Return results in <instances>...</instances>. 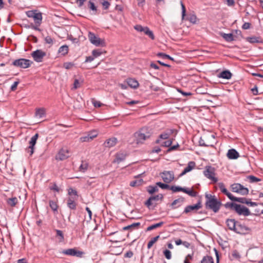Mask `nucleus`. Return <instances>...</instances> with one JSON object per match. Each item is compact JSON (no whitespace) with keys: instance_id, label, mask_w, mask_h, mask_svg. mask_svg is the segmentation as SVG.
I'll return each mask as SVG.
<instances>
[{"instance_id":"dca6fc26","label":"nucleus","mask_w":263,"mask_h":263,"mask_svg":"<svg viewBox=\"0 0 263 263\" xmlns=\"http://www.w3.org/2000/svg\"><path fill=\"white\" fill-rule=\"evenodd\" d=\"M174 130L172 129H167L165 132L160 134L159 138L156 141V143H160V139H167L169 137L172 135Z\"/></svg>"},{"instance_id":"49530a36","label":"nucleus","mask_w":263,"mask_h":263,"mask_svg":"<svg viewBox=\"0 0 263 263\" xmlns=\"http://www.w3.org/2000/svg\"><path fill=\"white\" fill-rule=\"evenodd\" d=\"M218 186L221 191L222 193L225 194L228 191L227 190V189L225 187V185L222 182H219L218 184Z\"/></svg>"},{"instance_id":"de8ad7c7","label":"nucleus","mask_w":263,"mask_h":263,"mask_svg":"<svg viewBox=\"0 0 263 263\" xmlns=\"http://www.w3.org/2000/svg\"><path fill=\"white\" fill-rule=\"evenodd\" d=\"M157 55L159 57H162L163 59H168L171 60H173V58L170 57L169 55H167L165 53L162 52H159L157 53Z\"/></svg>"},{"instance_id":"b1692460","label":"nucleus","mask_w":263,"mask_h":263,"mask_svg":"<svg viewBox=\"0 0 263 263\" xmlns=\"http://www.w3.org/2000/svg\"><path fill=\"white\" fill-rule=\"evenodd\" d=\"M97 135L96 134H93L90 133L88 134L87 136H83L80 138V140L82 142H89L93 139L94 138L96 137Z\"/></svg>"},{"instance_id":"aec40b11","label":"nucleus","mask_w":263,"mask_h":263,"mask_svg":"<svg viewBox=\"0 0 263 263\" xmlns=\"http://www.w3.org/2000/svg\"><path fill=\"white\" fill-rule=\"evenodd\" d=\"M77 198L70 197L67 199V206L71 210H76L77 206V203L74 201L77 200Z\"/></svg>"},{"instance_id":"f257e3e1","label":"nucleus","mask_w":263,"mask_h":263,"mask_svg":"<svg viewBox=\"0 0 263 263\" xmlns=\"http://www.w3.org/2000/svg\"><path fill=\"white\" fill-rule=\"evenodd\" d=\"M205 198L206 208L212 210L214 213L218 212L222 204L221 201L218 200L215 196L209 194H205Z\"/></svg>"},{"instance_id":"603ef678","label":"nucleus","mask_w":263,"mask_h":263,"mask_svg":"<svg viewBox=\"0 0 263 263\" xmlns=\"http://www.w3.org/2000/svg\"><path fill=\"white\" fill-rule=\"evenodd\" d=\"M101 54H102V52L100 51V50H98V49H95V50H92V54L93 57H94V58L99 57L100 55H101Z\"/></svg>"},{"instance_id":"4d7b16f0","label":"nucleus","mask_w":263,"mask_h":263,"mask_svg":"<svg viewBox=\"0 0 263 263\" xmlns=\"http://www.w3.org/2000/svg\"><path fill=\"white\" fill-rule=\"evenodd\" d=\"M134 28L135 30L139 32H144L145 31V27H142L140 25H137L134 26Z\"/></svg>"},{"instance_id":"8fccbe9b","label":"nucleus","mask_w":263,"mask_h":263,"mask_svg":"<svg viewBox=\"0 0 263 263\" xmlns=\"http://www.w3.org/2000/svg\"><path fill=\"white\" fill-rule=\"evenodd\" d=\"M199 145L200 146H204V147H213V145L212 144H208V143H205V141H204L203 139H202V138H200L199 141Z\"/></svg>"},{"instance_id":"f8f14e48","label":"nucleus","mask_w":263,"mask_h":263,"mask_svg":"<svg viewBox=\"0 0 263 263\" xmlns=\"http://www.w3.org/2000/svg\"><path fill=\"white\" fill-rule=\"evenodd\" d=\"M39 137V134H36L31 138L29 142V146L26 149V151L31 156L34 153V147L36 144V140Z\"/></svg>"},{"instance_id":"2eb2a0df","label":"nucleus","mask_w":263,"mask_h":263,"mask_svg":"<svg viewBox=\"0 0 263 263\" xmlns=\"http://www.w3.org/2000/svg\"><path fill=\"white\" fill-rule=\"evenodd\" d=\"M202 208L201 202L198 200V202L195 205H191L186 206L183 211L184 213H188L192 211L198 210Z\"/></svg>"},{"instance_id":"cd10ccee","label":"nucleus","mask_w":263,"mask_h":263,"mask_svg":"<svg viewBox=\"0 0 263 263\" xmlns=\"http://www.w3.org/2000/svg\"><path fill=\"white\" fill-rule=\"evenodd\" d=\"M232 74L229 70H224L219 73L218 77L225 79H230L231 78Z\"/></svg>"},{"instance_id":"2f4dec72","label":"nucleus","mask_w":263,"mask_h":263,"mask_svg":"<svg viewBox=\"0 0 263 263\" xmlns=\"http://www.w3.org/2000/svg\"><path fill=\"white\" fill-rule=\"evenodd\" d=\"M17 201L18 200L16 197L8 198L7 200V203H8V204L12 207L15 206L16 205V203H17Z\"/></svg>"},{"instance_id":"0eeeda50","label":"nucleus","mask_w":263,"mask_h":263,"mask_svg":"<svg viewBox=\"0 0 263 263\" xmlns=\"http://www.w3.org/2000/svg\"><path fill=\"white\" fill-rule=\"evenodd\" d=\"M88 39L91 44L96 46H103L104 42L99 37L96 35L95 33L89 32L88 33Z\"/></svg>"},{"instance_id":"c85d7f7f","label":"nucleus","mask_w":263,"mask_h":263,"mask_svg":"<svg viewBox=\"0 0 263 263\" xmlns=\"http://www.w3.org/2000/svg\"><path fill=\"white\" fill-rule=\"evenodd\" d=\"M246 41L250 43H262V40L259 37L252 36L246 38Z\"/></svg>"},{"instance_id":"39448f33","label":"nucleus","mask_w":263,"mask_h":263,"mask_svg":"<svg viewBox=\"0 0 263 263\" xmlns=\"http://www.w3.org/2000/svg\"><path fill=\"white\" fill-rule=\"evenodd\" d=\"M151 133L146 132L144 129H142L135 133L137 143H143V142L151 137Z\"/></svg>"},{"instance_id":"4c0bfd02","label":"nucleus","mask_w":263,"mask_h":263,"mask_svg":"<svg viewBox=\"0 0 263 263\" xmlns=\"http://www.w3.org/2000/svg\"><path fill=\"white\" fill-rule=\"evenodd\" d=\"M143 181V180L141 179L136 180H133L130 182V185L132 187L138 186L141 185Z\"/></svg>"},{"instance_id":"13d9d810","label":"nucleus","mask_w":263,"mask_h":263,"mask_svg":"<svg viewBox=\"0 0 263 263\" xmlns=\"http://www.w3.org/2000/svg\"><path fill=\"white\" fill-rule=\"evenodd\" d=\"M57 236L60 237V240L62 241L64 239V235L63 232L61 230H56Z\"/></svg>"},{"instance_id":"69168bd1","label":"nucleus","mask_w":263,"mask_h":263,"mask_svg":"<svg viewBox=\"0 0 263 263\" xmlns=\"http://www.w3.org/2000/svg\"><path fill=\"white\" fill-rule=\"evenodd\" d=\"M248 178L250 179L251 182H258L260 180V179H259L254 176H249L248 177Z\"/></svg>"},{"instance_id":"7ed1b4c3","label":"nucleus","mask_w":263,"mask_h":263,"mask_svg":"<svg viewBox=\"0 0 263 263\" xmlns=\"http://www.w3.org/2000/svg\"><path fill=\"white\" fill-rule=\"evenodd\" d=\"M32 63L33 62L29 60L22 58L14 60L12 62V65L15 67L25 69L29 67Z\"/></svg>"},{"instance_id":"ea45409f","label":"nucleus","mask_w":263,"mask_h":263,"mask_svg":"<svg viewBox=\"0 0 263 263\" xmlns=\"http://www.w3.org/2000/svg\"><path fill=\"white\" fill-rule=\"evenodd\" d=\"M159 237V235H158L152 238L147 243V248L150 249L153 246V245L158 240Z\"/></svg>"},{"instance_id":"58836bf2","label":"nucleus","mask_w":263,"mask_h":263,"mask_svg":"<svg viewBox=\"0 0 263 263\" xmlns=\"http://www.w3.org/2000/svg\"><path fill=\"white\" fill-rule=\"evenodd\" d=\"M201 263H214L213 259L211 256H204L201 261Z\"/></svg>"},{"instance_id":"20e7f679","label":"nucleus","mask_w":263,"mask_h":263,"mask_svg":"<svg viewBox=\"0 0 263 263\" xmlns=\"http://www.w3.org/2000/svg\"><path fill=\"white\" fill-rule=\"evenodd\" d=\"M233 192L240 194L242 195H247L249 194V189L244 187L240 183H234L231 185Z\"/></svg>"},{"instance_id":"a878e982","label":"nucleus","mask_w":263,"mask_h":263,"mask_svg":"<svg viewBox=\"0 0 263 263\" xmlns=\"http://www.w3.org/2000/svg\"><path fill=\"white\" fill-rule=\"evenodd\" d=\"M220 34L221 36L227 42H231L234 40V36L232 33L221 32Z\"/></svg>"},{"instance_id":"09e8293b","label":"nucleus","mask_w":263,"mask_h":263,"mask_svg":"<svg viewBox=\"0 0 263 263\" xmlns=\"http://www.w3.org/2000/svg\"><path fill=\"white\" fill-rule=\"evenodd\" d=\"M247 200L248 199L245 197H235L234 201L246 204L247 203Z\"/></svg>"},{"instance_id":"c03bdc74","label":"nucleus","mask_w":263,"mask_h":263,"mask_svg":"<svg viewBox=\"0 0 263 263\" xmlns=\"http://www.w3.org/2000/svg\"><path fill=\"white\" fill-rule=\"evenodd\" d=\"M88 166V165L87 162L82 161L81 165L79 167L80 171L84 172L87 170Z\"/></svg>"},{"instance_id":"680f3d73","label":"nucleus","mask_w":263,"mask_h":263,"mask_svg":"<svg viewBox=\"0 0 263 263\" xmlns=\"http://www.w3.org/2000/svg\"><path fill=\"white\" fill-rule=\"evenodd\" d=\"M88 3V7L90 8V9L92 10V11H96L97 7L95 6V4L90 1Z\"/></svg>"},{"instance_id":"c9c22d12","label":"nucleus","mask_w":263,"mask_h":263,"mask_svg":"<svg viewBox=\"0 0 263 263\" xmlns=\"http://www.w3.org/2000/svg\"><path fill=\"white\" fill-rule=\"evenodd\" d=\"M163 223H164V222L163 221H161L159 223H156L154 224H152V225L149 226L148 227H147V231H151L155 229L159 228V227L162 226L163 224Z\"/></svg>"},{"instance_id":"473e14b6","label":"nucleus","mask_w":263,"mask_h":263,"mask_svg":"<svg viewBox=\"0 0 263 263\" xmlns=\"http://www.w3.org/2000/svg\"><path fill=\"white\" fill-rule=\"evenodd\" d=\"M140 224L141 223L140 222L133 223L130 225H128L127 226L123 227V230H127L130 229H138L139 227L140 226Z\"/></svg>"},{"instance_id":"6e6552de","label":"nucleus","mask_w":263,"mask_h":263,"mask_svg":"<svg viewBox=\"0 0 263 263\" xmlns=\"http://www.w3.org/2000/svg\"><path fill=\"white\" fill-rule=\"evenodd\" d=\"M62 253L65 255L82 257L84 254V252L77 250L76 248H70L62 251Z\"/></svg>"},{"instance_id":"4468645a","label":"nucleus","mask_w":263,"mask_h":263,"mask_svg":"<svg viewBox=\"0 0 263 263\" xmlns=\"http://www.w3.org/2000/svg\"><path fill=\"white\" fill-rule=\"evenodd\" d=\"M250 230V229L249 227L238 221L235 232L240 234H246Z\"/></svg>"},{"instance_id":"a211bd4d","label":"nucleus","mask_w":263,"mask_h":263,"mask_svg":"<svg viewBox=\"0 0 263 263\" xmlns=\"http://www.w3.org/2000/svg\"><path fill=\"white\" fill-rule=\"evenodd\" d=\"M238 221L234 219H227L226 223L228 229L231 231L235 232Z\"/></svg>"},{"instance_id":"f03ea898","label":"nucleus","mask_w":263,"mask_h":263,"mask_svg":"<svg viewBox=\"0 0 263 263\" xmlns=\"http://www.w3.org/2000/svg\"><path fill=\"white\" fill-rule=\"evenodd\" d=\"M26 15L28 17L32 18L34 23L41 25L42 21V13L38 12L37 10H30L26 12Z\"/></svg>"},{"instance_id":"79ce46f5","label":"nucleus","mask_w":263,"mask_h":263,"mask_svg":"<svg viewBox=\"0 0 263 263\" xmlns=\"http://www.w3.org/2000/svg\"><path fill=\"white\" fill-rule=\"evenodd\" d=\"M184 187H182L179 186H175L172 185L170 186V190H172L173 192H183L184 191Z\"/></svg>"},{"instance_id":"f3484780","label":"nucleus","mask_w":263,"mask_h":263,"mask_svg":"<svg viewBox=\"0 0 263 263\" xmlns=\"http://www.w3.org/2000/svg\"><path fill=\"white\" fill-rule=\"evenodd\" d=\"M163 198V195L161 194H158L156 196L150 197L145 202V204L149 208L150 206L153 204V201H157L159 199L162 200Z\"/></svg>"},{"instance_id":"4be33fe9","label":"nucleus","mask_w":263,"mask_h":263,"mask_svg":"<svg viewBox=\"0 0 263 263\" xmlns=\"http://www.w3.org/2000/svg\"><path fill=\"white\" fill-rule=\"evenodd\" d=\"M195 166V163L194 161H190L187 166L184 169L182 172L180 174V176L185 175L186 173L190 172Z\"/></svg>"},{"instance_id":"e433bc0d","label":"nucleus","mask_w":263,"mask_h":263,"mask_svg":"<svg viewBox=\"0 0 263 263\" xmlns=\"http://www.w3.org/2000/svg\"><path fill=\"white\" fill-rule=\"evenodd\" d=\"M144 33L148 35L152 40L155 39V36L153 31L150 30L147 27H145V31Z\"/></svg>"},{"instance_id":"5701e85b","label":"nucleus","mask_w":263,"mask_h":263,"mask_svg":"<svg viewBox=\"0 0 263 263\" xmlns=\"http://www.w3.org/2000/svg\"><path fill=\"white\" fill-rule=\"evenodd\" d=\"M126 157V154L124 153H119L116 154V158L114 160V163H120L121 162L124 161Z\"/></svg>"},{"instance_id":"72a5a7b5","label":"nucleus","mask_w":263,"mask_h":263,"mask_svg":"<svg viewBox=\"0 0 263 263\" xmlns=\"http://www.w3.org/2000/svg\"><path fill=\"white\" fill-rule=\"evenodd\" d=\"M49 206L54 213L58 212V205L55 201L50 200Z\"/></svg>"},{"instance_id":"5fc2aeb1","label":"nucleus","mask_w":263,"mask_h":263,"mask_svg":"<svg viewBox=\"0 0 263 263\" xmlns=\"http://www.w3.org/2000/svg\"><path fill=\"white\" fill-rule=\"evenodd\" d=\"M44 40L46 44H49L50 45H52L53 43V39L50 36L45 37Z\"/></svg>"},{"instance_id":"6ab92c4d","label":"nucleus","mask_w":263,"mask_h":263,"mask_svg":"<svg viewBox=\"0 0 263 263\" xmlns=\"http://www.w3.org/2000/svg\"><path fill=\"white\" fill-rule=\"evenodd\" d=\"M239 156V153L235 149H230L228 152L227 157L230 159H237Z\"/></svg>"},{"instance_id":"a18cd8bd","label":"nucleus","mask_w":263,"mask_h":263,"mask_svg":"<svg viewBox=\"0 0 263 263\" xmlns=\"http://www.w3.org/2000/svg\"><path fill=\"white\" fill-rule=\"evenodd\" d=\"M156 185L161 188L162 189H169L170 190V186L166 183H163L161 182L156 183Z\"/></svg>"},{"instance_id":"393cba45","label":"nucleus","mask_w":263,"mask_h":263,"mask_svg":"<svg viewBox=\"0 0 263 263\" xmlns=\"http://www.w3.org/2000/svg\"><path fill=\"white\" fill-rule=\"evenodd\" d=\"M184 198L183 197L179 198L177 199H175L171 204L172 209H175L178 206H180L184 202Z\"/></svg>"},{"instance_id":"423d86ee","label":"nucleus","mask_w":263,"mask_h":263,"mask_svg":"<svg viewBox=\"0 0 263 263\" xmlns=\"http://www.w3.org/2000/svg\"><path fill=\"white\" fill-rule=\"evenodd\" d=\"M203 174L207 178L212 180L214 182H217L218 179L215 177V170L212 166H206L203 171Z\"/></svg>"},{"instance_id":"412c9836","label":"nucleus","mask_w":263,"mask_h":263,"mask_svg":"<svg viewBox=\"0 0 263 263\" xmlns=\"http://www.w3.org/2000/svg\"><path fill=\"white\" fill-rule=\"evenodd\" d=\"M117 139L115 137L111 138L107 140L104 143L106 147L110 148L114 146L117 143Z\"/></svg>"},{"instance_id":"774afa93","label":"nucleus","mask_w":263,"mask_h":263,"mask_svg":"<svg viewBox=\"0 0 263 263\" xmlns=\"http://www.w3.org/2000/svg\"><path fill=\"white\" fill-rule=\"evenodd\" d=\"M102 5L104 9L107 10L110 6V3L108 1H104L102 3Z\"/></svg>"},{"instance_id":"a19ab883","label":"nucleus","mask_w":263,"mask_h":263,"mask_svg":"<svg viewBox=\"0 0 263 263\" xmlns=\"http://www.w3.org/2000/svg\"><path fill=\"white\" fill-rule=\"evenodd\" d=\"M147 191L150 194H153L155 192L158 191V188L157 187V186L150 185V186H148Z\"/></svg>"},{"instance_id":"1a4fd4ad","label":"nucleus","mask_w":263,"mask_h":263,"mask_svg":"<svg viewBox=\"0 0 263 263\" xmlns=\"http://www.w3.org/2000/svg\"><path fill=\"white\" fill-rule=\"evenodd\" d=\"M33 60L36 62H41L46 56V53L41 49H37L31 54Z\"/></svg>"},{"instance_id":"9d476101","label":"nucleus","mask_w":263,"mask_h":263,"mask_svg":"<svg viewBox=\"0 0 263 263\" xmlns=\"http://www.w3.org/2000/svg\"><path fill=\"white\" fill-rule=\"evenodd\" d=\"M160 176L166 183L171 182L174 179V173L173 171H163L160 174Z\"/></svg>"},{"instance_id":"864d4df0","label":"nucleus","mask_w":263,"mask_h":263,"mask_svg":"<svg viewBox=\"0 0 263 263\" xmlns=\"http://www.w3.org/2000/svg\"><path fill=\"white\" fill-rule=\"evenodd\" d=\"M68 194L69 195H74V197L75 198H78V193H77V192L76 190H74L72 188H70L68 190Z\"/></svg>"},{"instance_id":"052dcab7","label":"nucleus","mask_w":263,"mask_h":263,"mask_svg":"<svg viewBox=\"0 0 263 263\" xmlns=\"http://www.w3.org/2000/svg\"><path fill=\"white\" fill-rule=\"evenodd\" d=\"M164 255L167 259L171 258V252L168 250H165L163 252Z\"/></svg>"},{"instance_id":"7c9ffc66","label":"nucleus","mask_w":263,"mask_h":263,"mask_svg":"<svg viewBox=\"0 0 263 263\" xmlns=\"http://www.w3.org/2000/svg\"><path fill=\"white\" fill-rule=\"evenodd\" d=\"M59 53L63 55H65L68 52V46L66 45L61 46L58 50Z\"/></svg>"},{"instance_id":"338daca9","label":"nucleus","mask_w":263,"mask_h":263,"mask_svg":"<svg viewBox=\"0 0 263 263\" xmlns=\"http://www.w3.org/2000/svg\"><path fill=\"white\" fill-rule=\"evenodd\" d=\"M224 195H226L231 200L234 201L235 197L230 192L228 191Z\"/></svg>"},{"instance_id":"6e6d98bb","label":"nucleus","mask_w":263,"mask_h":263,"mask_svg":"<svg viewBox=\"0 0 263 263\" xmlns=\"http://www.w3.org/2000/svg\"><path fill=\"white\" fill-rule=\"evenodd\" d=\"M197 17L194 14L190 15L188 18V20L192 23L195 24L196 22Z\"/></svg>"},{"instance_id":"9b49d317","label":"nucleus","mask_w":263,"mask_h":263,"mask_svg":"<svg viewBox=\"0 0 263 263\" xmlns=\"http://www.w3.org/2000/svg\"><path fill=\"white\" fill-rule=\"evenodd\" d=\"M239 215H243L245 216H247L251 215V212L249 209L245 206L244 205H242L241 204H238L236 205L235 210H234Z\"/></svg>"},{"instance_id":"f704fd0d","label":"nucleus","mask_w":263,"mask_h":263,"mask_svg":"<svg viewBox=\"0 0 263 263\" xmlns=\"http://www.w3.org/2000/svg\"><path fill=\"white\" fill-rule=\"evenodd\" d=\"M183 192L188 194L191 197H196L197 196V192L192 189H189L184 187Z\"/></svg>"},{"instance_id":"e2e57ef3","label":"nucleus","mask_w":263,"mask_h":263,"mask_svg":"<svg viewBox=\"0 0 263 263\" xmlns=\"http://www.w3.org/2000/svg\"><path fill=\"white\" fill-rule=\"evenodd\" d=\"M181 9H182V19H184V16L185 15V7L184 4H183L182 2H181Z\"/></svg>"},{"instance_id":"0e129e2a","label":"nucleus","mask_w":263,"mask_h":263,"mask_svg":"<svg viewBox=\"0 0 263 263\" xmlns=\"http://www.w3.org/2000/svg\"><path fill=\"white\" fill-rule=\"evenodd\" d=\"M80 87V83L78 79H75L72 89H76Z\"/></svg>"},{"instance_id":"bf43d9fd","label":"nucleus","mask_w":263,"mask_h":263,"mask_svg":"<svg viewBox=\"0 0 263 263\" xmlns=\"http://www.w3.org/2000/svg\"><path fill=\"white\" fill-rule=\"evenodd\" d=\"M246 204L250 206H257L258 204H260V203H258L255 202H252L251 201V199H248L247 203H246Z\"/></svg>"},{"instance_id":"37998d69","label":"nucleus","mask_w":263,"mask_h":263,"mask_svg":"<svg viewBox=\"0 0 263 263\" xmlns=\"http://www.w3.org/2000/svg\"><path fill=\"white\" fill-rule=\"evenodd\" d=\"M237 205L236 203H233V202H227L224 204V207L226 209H230L233 210H235L236 205Z\"/></svg>"},{"instance_id":"c756f323","label":"nucleus","mask_w":263,"mask_h":263,"mask_svg":"<svg viewBox=\"0 0 263 263\" xmlns=\"http://www.w3.org/2000/svg\"><path fill=\"white\" fill-rule=\"evenodd\" d=\"M35 115L39 118H43L45 115V109L43 108H40L36 109Z\"/></svg>"},{"instance_id":"bb28decb","label":"nucleus","mask_w":263,"mask_h":263,"mask_svg":"<svg viewBox=\"0 0 263 263\" xmlns=\"http://www.w3.org/2000/svg\"><path fill=\"white\" fill-rule=\"evenodd\" d=\"M127 83L128 86L133 88H137L139 86L138 82L134 79H128L127 80Z\"/></svg>"},{"instance_id":"ddd939ff","label":"nucleus","mask_w":263,"mask_h":263,"mask_svg":"<svg viewBox=\"0 0 263 263\" xmlns=\"http://www.w3.org/2000/svg\"><path fill=\"white\" fill-rule=\"evenodd\" d=\"M69 157V151L66 148H61L55 156L57 160L63 161Z\"/></svg>"},{"instance_id":"3c124183","label":"nucleus","mask_w":263,"mask_h":263,"mask_svg":"<svg viewBox=\"0 0 263 263\" xmlns=\"http://www.w3.org/2000/svg\"><path fill=\"white\" fill-rule=\"evenodd\" d=\"M232 256L234 258L236 259H239L240 258V255L239 253L236 250L233 251L232 253Z\"/></svg>"}]
</instances>
